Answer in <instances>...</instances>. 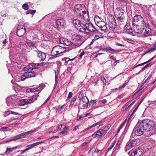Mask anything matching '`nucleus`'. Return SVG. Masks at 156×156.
I'll return each instance as SVG.
<instances>
[{
  "instance_id": "nucleus-53",
  "label": "nucleus",
  "mask_w": 156,
  "mask_h": 156,
  "mask_svg": "<svg viewBox=\"0 0 156 156\" xmlns=\"http://www.w3.org/2000/svg\"><path fill=\"white\" fill-rule=\"evenodd\" d=\"M43 141H42L37 142L33 143V145H34V146H36L38 145L39 144H40L43 143Z\"/></svg>"
},
{
  "instance_id": "nucleus-29",
  "label": "nucleus",
  "mask_w": 156,
  "mask_h": 156,
  "mask_svg": "<svg viewBox=\"0 0 156 156\" xmlns=\"http://www.w3.org/2000/svg\"><path fill=\"white\" fill-rule=\"evenodd\" d=\"M66 48L64 46H60L59 48V53L62 54L66 51Z\"/></svg>"
},
{
  "instance_id": "nucleus-21",
  "label": "nucleus",
  "mask_w": 156,
  "mask_h": 156,
  "mask_svg": "<svg viewBox=\"0 0 156 156\" xmlns=\"http://www.w3.org/2000/svg\"><path fill=\"white\" fill-rule=\"evenodd\" d=\"M59 54H60V53H59V51H57L52 50L51 55L53 57V58H55L59 56Z\"/></svg>"
},
{
  "instance_id": "nucleus-5",
  "label": "nucleus",
  "mask_w": 156,
  "mask_h": 156,
  "mask_svg": "<svg viewBox=\"0 0 156 156\" xmlns=\"http://www.w3.org/2000/svg\"><path fill=\"white\" fill-rule=\"evenodd\" d=\"M140 123L137 124L135 126L132 133L131 134V137H133L135 135L137 136H140L143 135L144 129L143 126Z\"/></svg>"
},
{
  "instance_id": "nucleus-27",
  "label": "nucleus",
  "mask_w": 156,
  "mask_h": 156,
  "mask_svg": "<svg viewBox=\"0 0 156 156\" xmlns=\"http://www.w3.org/2000/svg\"><path fill=\"white\" fill-rule=\"evenodd\" d=\"M63 126V130L60 133V134H64L67 132L68 128L66 126Z\"/></svg>"
},
{
  "instance_id": "nucleus-49",
  "label": "nucleus",
  "mask_w": 156,
  "mask_h": 156,
  "mask_svg": "<svg viewBox=\"0 0 156 156\" xmlns=\"http://www.w3.org/2000/svg\"><path fill=\"white\" fill-rule=\"evenodd\" d=\"M13 140V137H10V138L7 139L5 141V143H7Z\"/></svg>"
},
{
  "instance_id": "nucleus-16",
  "label": "nucleus",
  "mask_w": 156,
  "mask_h": 156,
  "mask_svg": "<svg viewBox=\"0 0 156 156\" xmlns=\"http://www.w3.org/2000/svg\"><path fill=\"white\" fill-rule=\"evenodd\" d=\"M65 21L63 18L58 19L56 21V26L58 28H62L64 27Z\"/></svg>"
},
{
  "instance_id": "nucleus-40",
  "label": "nucleus",
  "mask_w": 156,
  "mask_h": 156,
  "mask_svg": "<svg viewBox=\"0 0 156 156\" xmlns=\"http://www.w3.org/2000/svg\"><path fill=\"white\" fill-rule=\"evenodd\" d=\"M96 151V149L94 147H92L90 150L89 152L92 154H93Z\"/></svg>"
},
{
  "instance_id": "nucleus-31",
  "label": "nucleus",
  "mask_w": 156,
  "mask_h": 156,
  "mask_svg": "<svg viewBox=\"0 0 156 156\" xmlns=\"http://www.w3.org/2000/svg\"><path fill=\"white\" fill-rule=\"evenodd\" d=\"M27 75V73H26V72H25L23 75H22V76H20L21 80L22 81H23L25 79L28 78Z\"/></svg>"
},
{
  "instance_id": "nucleus-54",
  "label": "nucleus",
  "mask_w": 156,
  "mask_h": 156,
  "mask_svg": "<svg viewBox=\"0 0 156 156\" xmlns=\"http://www.w3.org/2000/svg\"><path fill=\"white\" fill-rule=\"evenodd\" d=\"M13 140H16L20 139L19 134L15 136L14 137H13Z\"/></svg>"
},
{
  "instance_id": "nucleus-48",
  "label": "nucleus",
  "mask_w": 156,
  "mask_h": 156,
  "mask_svg": "<svg viewBox=\"0 0 156 156\" xmlns=\"http://www.w3.org/2000/svg\"><path fill=\"white\" fill-rule=\"evenodd\" d=\"M33 145V144H32L27 145V147H27V150H28L29 149H30L31 148H32L33 147H35L34 145Z\"/></svg>"
},
{
  "instance_id": "nucleus-12",
  "label": "nucleus",
  "mask_w": 156,
  "mask_h": 156,
  "mask_svg": "<svg viewBox=\"0 0 156 156\" xmlns=\"http://www.w3.org/2000/svg\"><path fill=\"white\" fill-rule=\"evenodd\" d=\"M36 52L37 57L38 58L40 61H43L44 60L46 57V54L39 51L38 49L35 51Z\"/></svg>"
},
{
  "instance_id": "nucleus-14",
  "label": "nucleus",
  "mask_w": 156,
  "mask_h": 156,
  "mask_svg": "<svg viewBox=\"0 0 156 156\" xmlns=\"http://www.w3.org/2000/svg\"><path fill=\"white\" fill-rule=\"evenodd\" d=\"M26 33L25 28L22 26H19L17 29L16 34L19 37L23 36Z\"/></svg>"
},
{
  "instance_id": "nucleus-39",
  "label": "nucleus",
  "mask_w": 156,
  "mask_h": 156,
  "mask_svg": "<svg viewBox=\"0 0 156 156\" xmlns=\"http://www.w3.org/2000/svg\"><path fill=\"white\" fill-rule=\"evenodd\" d=\"M114 51V53H118L120 51H119V50H115L114 49H113L112 48L109 47L108 48H107V51Z\"/></svg>"
},
{
  "instance_id": "nucleus-8",
  "label": "nucleus",
  "mask_w": 156,
  "mask_h": 156,
  "mask_svg": "<svg viewBox=\"0 0 156 156\" xmlns=\"http://www.w3.org/2000/svg\"><path fill=\"white\" fill-rule=\"evenodd\" d=\"M108 25L111 28L113 29H115L117 24L116 20L113 16L110 15L108 16Z\"/></svg>"
},
{
  "instance_id": "nucleus-63",
  "label": "nucleus",
  "mask_w": 156,
  "mask_h": 156,
  "mask_svg": "<svg viewBox=\"0 0 156 156\" xmlns=\"http://www.w3.org/2000/svg\"><path fill=\"white\" fill-rule=\"evenodd\" d=\"M74 59V58L72 59H70V58H67L65 60V61H66L65 63L66 62L67 63V62L69 61H73Z\"/></svg>"
},
{
  "instance_id": "nucleus-6",
  "label": "nucleus",
  "mask_w": 156,
  "mask_h": 156,
  "mask_svg": "<svg viewBox=\"0 0 156 156\" xmlns=\"http://www.w3.org/2000/svg\"><path fill=\"white\" fill-rule=\"evenodd\" d=\"M37 97L36 95L32 96L29 99H22L19 102V105L21 106L28 104H31L35 100H36Z\"/></svg>"
},
{
  "instance_id": "nucleus-25",
  "label": "nucleus",
  "mask_w": 156,
  "mask_h": 156,
  "mask_svg": "<svg viewBox=\"0 0 156 156\" xmlns=\"http://www.w3.org/2000/svg\"><path fill=\"white\" fill-rule=\"evenodd\" d=\"M156 50V42L154 43L151 48L148 49L147 52L153 51Z\"/></svg>"
},
{
  "instance_id": "nucleus-50",
  "label": "nucleus",
  "mask_w": 156,
  "mask_h": 156,
  "mask_svg": "<svg viewBox=\"0 0 156 156\" xmlns=\"http://www.w3.org/2000/svg\"><path fill=\"white\" fill-rule=\"evenodd\" d=\"M44 85H42V84H40L38 87H37V88H38L39 89V91L40 90H41V89L42 88H44Z\"/></svg>"
},
{
  "instance_id": "nucleus-23",
  "label": "nucleus",
  "mask_w": 156,
  "mask_h": 156,
  "mask_svg": "<svg viewBox=\"0 0 156 156\" xmlns=\"http://www.w3.org/2000/svg\"><path fill=\"white\" fill-rule=\"evenodd\" d=\"M17 148V146H15L12 148H9L7 147L6 148V150L5 152L6 154H9V153L13 151L15 149H16Z\"/></svg>"
},
{
  "instance_id": "nucleus-64",
  "label": "nucleus",
  "mask_w": 156,
  "mask_h": 156,
  "mask_svg": "<svg viewBox=\"0 0 156 156\" xmlns=\"http://www.w3.org/2000/svg\"><path fill=\"white\" fill-rule=\"evenodd\" d=\"M101 50L103 51H107V48H101Z\"/></svg>"
},
{
  "instance_id": "nucleus-35",
  "label": "nucleus",
  "mask_w": 156,
  "mask_h": 156,
  "mask_svg": "<svg viewBox=\"0 0 156 156\" xmlns=\"http://www.w3.org/2000/svg\"><path fill=\"white\" fill-rule=\"evenodd\" d=\"M84 97L85 96H84V94H83V93H81L79 94L78 97V99L80 101H81V99H82V98Z\"/></svg>"
},
{
  "instance_id": "nucleus-3",
  "label": "nucleus",
  "mask_w": 156,
  "mask_h": 156,
  "mask_svg": "<svg viewBox=\"0 0 156 156\" xmlns=\"http://www.w3.org/2000/svg\"><path fill=\"white\" fill-rule=\"evenodd\" d=\"M85 8V5L83 4L76 5L74 7V12L78 17L82 18H84V15L86 16V11L84 10Z\"/></svg>"
},
{
  "instance_id": "nucleus-26",
  "label": "nucleus",
  "mask_w": 156,
  "mask_h": 156,
  "mask_svg": "<svg viewBox=\"0 0 156 156\" xmlns=\"http://www.w3.org/2000/svg\"><path fill=\"white\" fill-rule=\"evenodd\" d=\"M64 44L68 46L71 45L72 43L71 41L68 39L65 38V40Z\"/></svg>"
},
{
  "instance_id": "nucleus-22",
  "label": "nucleus",
  "mask_w": 156,
  "mask_h": 156,
  "mask_svg": "<svg viewBox=\"0 0 156 156\" xmlns=\"http://www.w3.org/2000/svg\"><path fill=\"white\" fill-rule=\"evenodd\" d=\"M72 38L73 40L77 41L80 40L82 38V37L80 34H75L72 36Z\"/></svg>"
},
{
  "instance_id": "nucleus-41",
  "label": "nucleus",
  "mask_w": 156,
  "mask_h": 156,
  "mask_svg": "<svg viewBox=\"0 0 156 156\" xmlns=\"http://www.w3.org/2000/svg\"><path fill=\"white\" fill-rule=\"evenodd\" d=\"M65 40V38L63 37H61L59 38V43L60 44H64V42Z\"/></svg>"
},
{
  "instance_id": "nucleus-32",
  "label": "nucleus",
  "mask_w": 156,
  "mask_h": 156,
  "mask_svg": "<svg viewBox=\"0 0 156 156\" xmlns=\"http://www.w3.org/2000/svg\"><path fill=\"white\" fill-rule=\"evenodd\" d=\"M131 101L129 102L123 108V109H124V108H125V109H127V108H128L130 106L132 105L134 103V102H132V103H131Z\"/></svg>"
},
{
  "instance_id": "nucleus-9",
  "label": "nucleus",
  "mask_w": 156,
  "mask_h": 156,
  "mask_svg": "<svg viewBox=\"0 0 156 156\" xmlns=\"http://www.w3.org/2000/svg\"><path fill=\"white\" fill-rule=\"evenodd\" d=\"M73 23L76 29L81 32L82 28L84 26V24L81 21L78 19H75L73 21Z\"/></svg>"
},
{
  "instance_id": "nucleus-59",
  "label": "nucleus",
  "mask_w": 156,
  "mask_h": 156,
  "mask_svg": "<svg viewBox=\"0 0 156 156\" xmlns=\"http://www.w3.org/2000/svg\"><path fill=\"white\" fill-rule=\"evenodd\" d=\"M85 54L84 51H83L79 55V59H81L82 58V56Z\"/></svg>"
},
{
  "instance_id": "nucleus-58",
  "label": "nucleus",
  "mask_w": 156,
  "mask_h": 156,
  "mask_svg": "<svg viewBox=\"0 0 156 156\" xmlns=\"http://www.w3.org/2000/svg\"><path fill=\"white\" fill-rule=\"evenodd\" d=\"M72 95L73 93L72 92H69L67 97L68 98H70L72 97Z\"/></svg>"
},
{
  "instance_id": "nucleus-47",
  "label": "nucleus",
  "mask_w": 156,
  "mask_h": 156,
  "mask_svg": "<svg viewBox=\"0 0 156 156\" xmlns=\"http://www.w3.org/2000/svg\"><path fill=\"white\" fill-rule=\"evenodd\" d=\"M36 12V10H29L27 11V14L30 13V14H33V13H34Z\"/></svg>"
},
{
  "instance_id": "nucleus-4",
  "label": "nucleus",
  "mask_w": 156,
  "mask_h": 156,
  "mask_svg": "<svg viewBox=\"0 0 156 156\" xmlns=\"http://www.w3.org/2000/svg\"><path fill=\"white\" fill-rule=\"evenodd\" d=\"M81 32H85L89 34H95L98 32L93 24L90 23H87L84 24V26Z\"/></svg>"
},
{
  "instance_id": "nucleus-44",
  "label": "nucleus",
  "mask_w": 156,
  "mask_h": 156,
  "mask_svg": "<svg viewBox=\"0 0 156 156\" xmlns=\"http://www.w3.org/2000/svg\"><path fill=\"white\" fill-rule=\"evenodd\" d=\"M100 18L97 16H96L94 18V20L95 23L97 25V21H100Z\"/></svg>"
},
{
  "instance_id": "nucleus-2",
  "label": "nucleus",
  "mask_w": 156,
  "mask_h": 156,
  "mask_svg": "<svg viewBox=\"0 0 156 156\" xmlns=\"http://www.w3.org/2000/svg\"><path fill=\"white\" fill-rule=\"evenodd\" d=\"M145 131L150 132V134L156 133V123L152 120L144 119L140 122Z\"/></svg>"
},
{
  "instance_id": "nucleus-30",
  "label": "nucleus",
  "mask_w": 156,
  "mask_h": 156,
  "mask_svg": "<svg viewBox=\"0 0 156 156\" xmlns=\"http://www.w3.org/2000/svg\"><path fill=\"white\" fill-rule=\"evenodd\" d=\"M39 129V127H37L35 129H34L33 130H31L29 131L26 132L27 134H30L32 133H35Z\"/></svg>"
},
{
  "instance_id": "nucleus-42",
  "label": "nucleus",
  "mask_w": 156,
  "mask_h": 156,
  "mask_svg": "<svg viewBox=\"0 0 156 156\" xmlns=\"http://www.w3.org/2000/svg\"><path fill=\"white\" fill-rule=\"evenodd\" d=\"M116 143L115 141H114L113 142L111 145L109 147L107 151H108L109 150L111 149L114 147L115 144Z\"/></svg>"
},
{
  "instance_id": "nucleus-37",
  "label": "nucleus",
  "mask_w": 156,
  "mask_h": 156,
  "mask_svg": "<svg viewBox=\"0 0 156 156\" xmlns=\"http://www.w3.org/2000/svg\"><path fill=\"white\" fill-rule=\"evenodd\" d=\"M29 6L26 3L22 5V8L25 10H27L28 9Z\"/></svg>"
},
{
  "instance_id": "nucleus-38",
  "label": "nucleus",
  "mask_w": 156,
  "mask_h": 156,
  "mask_svg": "<svg viewBox=\"0 0 156 156\" xmlns=\"http://www.w3.org/2000/svg\"><path fill=\"white\" fill-rule=\"evenodd\" d=\"M71 44L73 45V46L75 47V48L78 47L79 46H80L81 44L82 43H77L75 44H73L72 43Z\"/></svg>"
},
{
  "instance_id": "nucleus-46",
  "label": "nucleus",
  "mask_w": 156,
  "mask_h": 156,
  "mask_svg": "<svg viewBox=\"0 0 156 156\" xmlns=\"http://www.w3.org/2000/svg\"><path fill=\"white\" fill-rule=\"evenodd\" d=\"M76 99V97H73L71 101L70 104L71 105H73L74 104V103L75 102Z\"/></svg>"
},
{
  "instance_id": "nucleus-33",
  "label": "nucleus",
  "mask_w": 156,
  "mask_h": 156,
  "mask_svg": "<svg viewBox=\"0 0 156 156\" xmlns=\"http://www.w3.org/2000/svg\"><path fill=\"white\" fill-rule=\"evenodd\" d=\"M27 91L28 92H29V90L31 92H35L36 91H39V89L38 88H30L28 89H27Z\"/></svg>"
},
{
  "instance_id": "nucleus-15",
  "label": "nucleus",
  "mask_w": 156,
  "mask_h": 156,
  "mask_svg": "<svg viewBox=\"0 0 156 156\" xmlns=\"http://www.w3.org/2000/svg\"><path fill=\"white\" fill-rule=\"evenodd\" d=\"M97 25L101 28V30L105 31L107 30L106 23L103 21H97Z\"/></svg>"
},
{
  "instance_id": "nucleus-13",
  "label": "nucleus",
  "mask_w": 156,
  "mask_h": 156,
  "mask_svg": "<svg viewBox=\"0 0 156 156\" xmlns=\"http://www.w3.org/2000/svg\"><path fill=\"white\" fill-rule=\"evenodd\" d=\"M115 16L117 20L120 22H124L125 20L124 13L120 10H119L117 13L115 14Z\"/></svg>"
},
{
  "instance_id": "nucleus-56",
  "label": "nucleus",
  "mask_w": 156,
  "mask_h": 156,
  "mask_svg": "<svg viewBox=\"0 0 156 156\" xmlns=\"http://www.w3.org/2000/svg\"><path fill=\"white\" fill-rule=\"evenodd\" d=\"M107 101L106 99H103L102 101H99V103L100 104H101V103L105 104L107 103Z\"/></svg>"
},
{
  "instance_id": "nucleus-36",
  "label": "nucleus",
  "mask_w": 156,
  "mask_h": 156,
  "mask_svg": "<svg viewBox=\"0 0 156 156\" xmlns=\"http://www.w3.org/2000/svg\"><path fill=\"white\" fill-rule=\"evenodd\" d=\"M27 134L26 132H24L22 133H21L20 134H19L20 137V139L24 138L26 137V136L27 135Z\"/></svg>"
},
{
  "instance_id": "nucleus-24",
  "label": "nucleus",
  "mask_w": 156,
  "mask_h": 156,
  "mask_svg": "<svg viewBox=\"0 0 156 156\" xmlns=\"http://www.w3.org/2000/svg\"><path fill=\"white\" fill-rule=\"evenodd\" d=\"M26 73H27V76L28 78L33 77L35 76V73L33 71H30V72H26Z\"/></svg>"
},
{
  "instance_id": "nucleus-52",
  "label": "nucleus",
  "mask_w": 156,
  "mask_h": 156,
  "mask_svg": "<svg viewBox=\"0 0 156 156\" xmlns=\"http://www.w3.org/2000/svg\"><path fill=\"white\" fill-rule=\"evenodd\" d=\"M101 80L103 82V84H105L106 83V79L104 77H101Z\"/></svg>"
},
{
  "instance_id": "nucleus-19",
  "label": "nucleus",
  "mask_w": 156,
  "mask_h": 156,
  "mask_svg": "<svg viewBox=\"0 0 156 156\" xmlns=\"http://www.w3.org/2000/svg\"><path fill=\"white\" fill-rule=\"evenodd\" d=\"M130 156H140L142 154V152H140L138 150L130 151L128 152Z\"/></svg>"
},
{
  "instance_id": "nucleus-45",
  "label": "nucleus",
  "mask_w": 156,
  "mask_h": 156,
  "mask_svg": "<svg viewBox=\"0 0 156 156\" xmlns=\"http://www.w3.org/2000/svg\"><path fill=\"white\" fill-rule=\"evenodd\" d=\"M43 63H33L32 64V66L35 67V68H37V67L39 66H41L43 65Z\"/></svg>"
},
{
  "instance_id": "nucleus-55",
  "label": "nucleus",
  "mask_w": 156,
  "mask_h": 156,
  "mask_svg": "<svg viewBox=\"0 0 156 156\" xmlns=\"http://www.w3.org/2000/svg\"><path fill=\"white\" fill-rule=\"evenodd\" d=\"M103 37V36H102V35H100V36H98V35H95V36H94V40H97V39H99V38H102Z\"/></svg>"
},
{
  "instance_id": "nucleus-1",
  "label": "nucleus",
  "mask_w": 156,
  "mask_h": 156,
  "mask_svg": "<svg viewBox=\"0 0 156 156\" xmlns=\"http://www.w3.org/2000/svg\"><path fill=\"white\" fill-rule=\"evenodd\" d=\"M132 28L134 32L137 34H141L142 33L140 27L144 28L148 26L144 18L140 15H136L133 18L132 21Z\"/></svg>"
},
{
  "instance_id": "nucleus-20",
  "label": "nucleus",
  "mask_w": 156,
  "mask_h": 156,
  "mask_svg": "<svg viewBox=\"0 0 156 156\" xmlns=\"http://www.w3.org/2000/svg\"><path fill=\"white\" fill-rule=\"evenodd\" d=\"M26 45L30 48L35 47L36 44L34 42H31L29 40H27L26 42Z\"/></svg>"
},
{
  "instance_id": "nucleus-57",
  "label": "nucleus",
  "mask_w": 156,
  "mask_h": 156,
  "mask_svg": "<svg viewBox=\"0 0 156 156\" xmlns=\"http://www.w3.org/2000/svg\"><path fill=\"white\" fill-rule=\"evenodd\" d=\"M58 76V75L56 73V72H55V83L57 84L58 82V80H57V78Z\"/></svg>"
},
{
  "instance_id": "nucleus-51",
  "label": "nucleus",
  "mask_w": 156,
  "mask_h": 156,
  "mask_svg": "<svg viewBox=\"0 0 156 156\" xmlns=\"http://www.w3.org/2000/svg\"><path fill=\"white\" fill-rule=\"evenodd\" d=\"M127 83H125L123 84L122 85L120 86L119 87V89L123 88L127 85Z\"/></svg>"
},
{
  "instance_id": "nucleus-18",
  "label": "nucleus",
  "mask_w": 156,
  "mask_h": 156,
  "mask_svg": "<svg viewBox=\"0 0 156 156\" xmlns=\"http://www.w3.org/2000/svg\"><path fill=\"white\" fill-rule=\"evenodd\" d=\"M124 29L126 30V32L129 34H133V29L132 27H131L130 24L127 23L125 25L124 27Z\"/></svg>"
},
{
  "instance_id": "nucleus-11",
  "label": "nucleus",
  "mask_w": 156,
  "mask_h": 156,
  "mask_svg": "<svg viewBox=\"0 0 156 156\" xmlns=\"http://www.w3.org/2000/svg\"><path fill=\"white\" fill-rule=\"evenodd\" d=\"M140 29L142 30L141 33V34L144 31V35L145 37H147L150 36L151 35V29L149 27V25L148 24V26L146 27H144V28L140 27Z\"/></svg>"
},
{
  "instance_id": "nucleus-43",
  "label": "nucleus",
  "mask_w": 156,
  "mask_h": 156,
  "mask_svg": "<svg viewBox=\"0 0 156 156\" xmlns=\"http://www.w3.org/2000/svg\"><path fill=\"white\" fill-rule=\"evenodd\" d=\"M60 47V45H57L54 47L52 50H55V51H58L59 50V48Z\"/></svg>"
},
{
  "instance_id": "nucleus-60",
  "label": "nucleus",
  "mask_w": 156,
  "mask_h": 156,
  "mask_svg": "<svg viewBox=\"0 0 156 156\" xmlns=\"http://www.w3.org/2000/svg\"><path fill=\"white\" fill-rule=\"evenodd\" d=\"M63 126H65L62 125V124H61L59 125L58 127V129L60 130H62V129H63Z\"/></svg>"
},
{
  "instance_id": "nucleus-61",
  "label": "nucleus",
  "mask_w": 156,
  "mask_h": 156,
  "mask_svg": "<svg viewBox=\"0 0 156 156\" xmlns=\"http://www.w3.org/2000/svg\"><path fill=\"white\" fill-rule=\"evenodd\" d=\"M103 129V131H105V133H107L109 129H108V128L107 127H106V126L104 127L103 128V129Z\"/></svg>"
},
{
  "instance_id": "nucleus-7",
  "label": "nucleus",
  "mask_w": 156,
  "mask_h": 156,
  "mask_svg": "<svg viewBox=\"0 0 156 156\" xmlns=\"http://www.w3.org/2000/svg\"><path fill=\"white\" fill-rule=\"evenodd\" d=\"M17 99L14 96H10L6 98V102L8 106L12 107L16 104Z\"/></svg>"
},
{
  "instance_id": "nucleus-17",
  "label": "nucleus",
  "mask_w": 156,
  "mask_h": 156,
  "mask_svg": "<svg viewBox=\"0 0 156 156\" xmlns=\"http://www.w3.org/2000/svg\"><path fill=\"white\" fill-rule=\"evenodd\" d=\"M136 144V142L135 140L129 141L127 142L125 147V149L126 151L132 147H133Z\"/></svg>"
},
{
  "instance_id": "nucleus-34",
  "label": "nucleus",
  "mask_w": 156,
  "mask_h": 156,
  "mask_svg": "<svg viewBox=\"0 0 156 156\" xmlns=\"http://www.w3.org/2000/svg\"><path fill=\"white\" fill-rule=\"evenodd\" d=\"M81 101L83 103H88L89 102V100L86 96H85V97L81 99Z\"/></svg>"
},
{
  "instance_id": "nucleus-62",
  "label": "nucleus",
  "mask_w": 156,
  "mask_h": 156,
  "mask_svg": "<svg viewBox=\"0 0 156 156\" xmlns=\"http://www.w3.org/2000/svg\"><path fill=\"white\" fill-rule=\"evenodd\" d=\"M86 103L83 105V106L84 108H87L88 106V103Z\"/></svg>"
},
{
  "instance_id": "nucleus-28",
  "label": "nucleus",
  "mask_w": 156,
  "mask_h": 156,
  "mask_svg": "<svg viewBox=\"0 0 156 156\" xmlns=\"http://www.w3.org/2000/svg\"><path fill=\"white\" fill-rule=\"evenodd\" d=\"M154 58V57H153L151 59L149 60H148V61H147V62H146L143 63H142L140 64L139 65H137V66H135V67H137L140 66H141L142 65L146 64L149 62L151 61Z\"/></svg>"
},
{
  "instance_id": "nucleus-10",
  "label": "nucleus",
  "mask_w": 156,
  "mask_h": 156,
  "mask_svg": "<svg viewBox=\"0 0 156 156\" xmlns=\"http://www.w3.org/2000/svg\"><path fill=\"white\" fill-rule=\"evenodd\" d=\"M105 132V131H103V129H100L93 134L92 136L94 138H101L102 136H104L106 134Z\"/></svg>"
}]
</instances>
